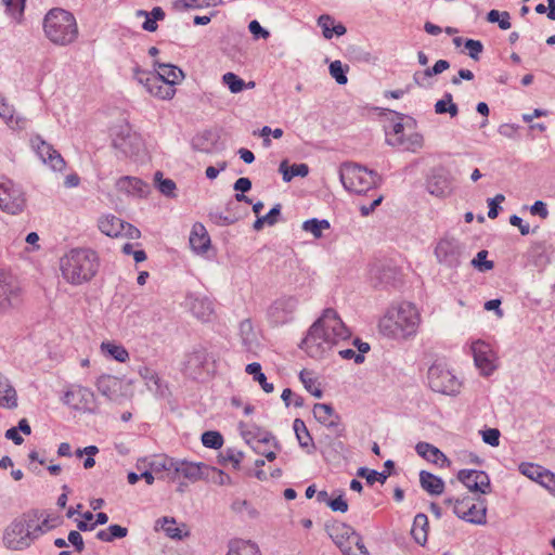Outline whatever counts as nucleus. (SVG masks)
<instances>
[{
    "instance_id": "5fc2aeb1",
    "label": "nucleus",
    "mask_w": 555,
    "mask_h": 555,
    "mask_svg": "<svg viewBox=\"0 0 555 555\" xmlns=\"http://www.w3.org/2000/svg\"><path fill=\"white\" fill-rule=\"evenodd\" d=\"M334 18L327 14H323L318 18V25L322 28L323 36L326 39L333 38L332 27L334 25Z\"/></svg>"
},
{
    "instance_id": "0eeeda50",
    "label": "nucleus",
    "mask_w": 555,
    "mask_h": 555,
    "mask_svg": "<svg viewBox=\"0 0 555 555\" xmlns=\"http://www.w3.org/2000/svg\"><path fill=\"white\" fill-rule=\"evenodd\" d=\"M327 531L344 555H370L361 535L351 526L336 522L327 527Z\"/></svg>"
},
{
    "instance_id": "9d476101",
    "label": "nucleus",
    "mask_w": 555,
    "mask_h": 555,
    "mask_svg": "<svg viewBox=\"0 0 555 555\" xmlns=\"http://www.w3.org/2000/svg\"><path fill=\"white\" fill-rule=\"evenodd\" d=\"M26 205L24 192L13 181L0 179V209L11 215L23 211Z\"/></svg>"
},
{
    "instance_id": "6e6552de",
    "label": "nucleus",
    "mask_w": 555,
    "mask_h": 555,
    "mask_svg": "<svg viewBox=\"0 0 555 555\" xmlns=\"http://www.w3.org/2000/svg\"><path fill=\"white\" fill-rule=\"evenodd\" d=\"M23 301L24 291L17 276L10 271L0 270V312L16 310Z\"/></svg>"
},
{
    "instance_id": "7c9ffc66",
    "label": "nucleus",
    "mask_w": 555,
    "mask_h": 555,
    "mask_svg": "<svg viewBox=\"0 0 555 555\" xmlns=\"http://www.w3.org/2000/svg\"><path fill=\"white\" fill-rule=\"evenodd\" d=\"M411 534L417 544L422 546L426 544L428 535V517L425 514L418 513L414 517Z\"/></svg>"
},
{
    "instance_id": "f8f14e48",
    "label": "nucleus",
    "mask_w": 555,
    "mask_h": 555,
    "mask_svg": "<svg viewBox=\"0 0 555 555\" xmlns=\"http://www.w3.org/2000/svg\"><path fill=\"white\" fill-rule=\"evenodd\" d=\"M435 255L439 263L449 268H456L461 263L463 247L457 240L443 237L437 243Z\"/></svg>"
},
{
    "instance_id": "72a5a7b5",
    "label": "nucleus",
    "mask_w": 555,
    "mask_h": 555,
    "mask_svg": "<svg viewBox=\"0 0 555 555\" xmlns=\"http://www.w3.org/2000/svg\"><path fill=\"white\" fill-rule=\"evenodd\" d=\"M75 393L77 397V402L74 404V409L92 412L94 393L89 388L82 386H75Z\"/></svg>"
},
{
    "instance_id": "39448f33",
    "label": "nucleus",
    "mask_w": 555,
    "mask_h": 555,
    "mask_svg": "<svg viewBox=\"0 0 555 555\" xmlns=\"http://www.w3.org/2000/svg\"><path fill=\"white\" fill-rule=\"evenodd\" d=\"M46 37L54 44L67 46L78 37V26L75 16L60 8L51 9L43 18Z\"/></svg>"
},
{
    "instance_id": "4c0bfd02",
    "label": "nucleus",
    "mask_w": 555,
    "mask_h": 555,
    "mask_svg": "<svg viewBox=\"0 0 555 555\" xmlns=\"http://www.w3.org/2000/svg\"><path fill=\"white\" fill-rule=\"evenodd\" d=\"M301 229L311 233L314 238H321L323 237V231L331 229V223L326 219L312 218L304 221Z\"/></svg>"
},
{
    "instance_id": "58836bf2",
    "label": "nucleus",
    "mask_w": 555,
    "mask_h": 555,
    "mask_svg": "<svg viewBox=\"0 0 555 555\" xmlns=\"http://www.w3.org/2000/svg\"><path fill=\"white\" fill-rule=\"evenodd\" d=\"M245 372L249 375H253L254 380L260 384L264 392L270 393L274 390L273 384L267 382V377L261 372V365L258 362L247 364Z\"/></svg>"
},
{
    "instance_id": "c9c22d12",
    "label": "nucleus",
    "mask_w": 555,
    "mask_h": 555,
    "mask_svg": "<svg viewBox=\"0 0 555 555\" xmlns=\"http://www.w3.org/2000/svg\"><path fill=\"white\" fill-rule=\"evenodd\" d=\"M203 468H207L205 464L180 461L181 477L194 482L203 477Z\"/></svg>"
},
{
    "instance_id": "4be33fe9",
    "label": "nucleus",
    "mask_w": 555,
    "mask_h": 555,
    "mask_svg": "<svg viewBox=\"0 0 555 555\" xmlns=\"http://www.w3.org/2000/svg\"><path fill=\"white\" fill-rule=\"evenodd\" d=\"M238 427L241 429L242 437L248 444H250L253 441H256L258 443L272 442L275 449L281 448L279 441L274 438V436L271 433L262 430L255 424L249 425L244 422H240Z\"/></svg>"
},
{
    "instance_id": "20e7f679",
    "label": "nucleus",
    "mask_w": 555,
    "mask_h": 555,
    "mask_svg": "<svg viewBox=\"0 0 555 555\" xmlns=\"http://www.w3.org/2000/svg\"><path fill=\"white\" fill-rule=\"evenodd\" d=\"M98 256L89 248H74L61 258L62 275L74 285L90 281L98 272Z\"/></svg>"
},
{
    "instance_id": "774afa93",
    "label": "nucleus",
    "mask_w": 555,
    "mask_h": 555,
    "mask_svg": "<svg viewBox=\"0 0 555 555\" xmlns=\"http://www.w3.org/2000/svg\"><path fill=\"white\" fill-rule=\"evenodd\" d=\"M248 29L254 35L255 38L267 39L270 36V33L267 29H264L256 20L249 23Z\"/></svg>"
},
{
    "instance_id": "412c9836",
    "label": "nucleus",
    "mask_w": 555,
    "mask_h": 555,
    "mask_svg": "<svg viewBox=\"0 0 555 555\" xmlns=\"http://www.w3.org/2000/svg\"><path fill=\"white\" fill-rule=\"evenodd\" d=\"M472 351L476 366L483 375H490L495 369L490 346L483 341H476L472 345Z\"/></svg>"
},
{
    "instance_id": "864d4df0",
    "label": "nucleus",
    "mask_w": 555,
    "mask_h": 555,
    "mask_svg": "<svg viewBox=\"0 0 555 555\" xmlns=\"http://www.w3.org/2000/svg\"><path fill=\"white\" fill-rule=\"evenodd\" d=\"M543 470V467L532 463H521L519 465V472L526 477L530 478L533 481L539 480L540 475Z\"/></svg>"
},
{
    "instance_id": "ea45409f",
    "label": "nucleus",
    "mask_w": 555,
    "mask_h": 555,
    "mask_svg": "<svg viewBox=\"0 0 555 555\" xmlns=\"http://www.w3.org/2000/svg\"><path fill=\"white\" fill-rule=\"evenodd\" d=\"M390 473L386 472H377L374 469H370L367 467H360L357 470V476L360 478H364L367 485L372 486L374 482L378 481L380 483H385Z\"/></svg>"
},
{
    "instance_id": "f03ea898",
    "label": "nucleus",
    "mask_w": 555,
    "mask_h": 555,
    "mask_svg": "<svg viewBox=\"0 0 555 555\" xmlns=\"http://www.w3.org/2000/svg\"><path fill=\"white\" fill-rule=\"evenodd\" d=\"M43 513L38 509H30L15 517L4 529L3 544L12 551H23L28 548L35 540L46 532L38 521Z\"/></svg>"
},
{
    "instance_id": "4468645a",
    "label": "nucleus",
    "mask_w": 555,
    "mask_h": 555,
    "mask_svg": "<svg viewBox=\"0 0 555 555\" xmlns=\"http://www.w3.org/2000/svg\"><path fill=\"white\" fill-rule=\"evenodd\" d=\"M456 480L462 482L470 492L487 494L491 492L489 475L483 470L461 469Z\"/></svg>"
},
{
    "instance_id": "dca6fc26",
    "label": "nucleus",
    "mask_w": 555,
    "mask_h": 555,
    "mask_svg": "<svg viewBox=\"0 0 555 555\" xmlns=\"http://www.w3.org/2000/svg\"><path fill=\"white\" fill-rule=\"evenodd\" d=\"M113 146L126 157L139 155L143 147L142 139L137 133H131L129 128L122 129L113 140Z\"/></svg>"
},
{
    "instance_id": "c03bdc74",
    "label": "nucleus",
    "mask_w": 555,
    "mask_h": 555,
    "mask_svg": "<svg viewBox=\"0 0 555 555\" xmlns=\"http://www.w3.org/2000/svg\"><path fill=\"white\" fill-rule=\"evenodd\" d=\"M404 127L401 121L395 122L392 125L391 132H386V142L391 146H400L404 145V137H403Z\"/></svg>"
},
{
    "instance_id": "393cba45",
    "label": "nucleus",
    "mask_w": 555,
    "mask_h": 555,
    "mask_svg": "<svg viewBox=\"0 0 555 555\" xmlns=\"http://www.w3.org/2000/svg\"><path fill=\"white\" fill-rule=\"evenodd\" d=\"M415 451L420 456H422L423 459L427 460L430 463L438 464L441 467L450 465V461L444 455V453L440 451L437 447L428 442H418L415 446Z\"/></svg>"
},
{
    "instance_id": "e2e57ef3",
    "label": "nucleus",
    "mask_w": 555,
    "mask_h": 555,
    "mask_svg": "<svg viewBox=\"0 0 555 555\" xmlns=\"http://www.w3.org/2000/svg\"><path fill=\"white\" fill-rule=\"evenodd\" d=\"M291 397H294L293 404L296 408H301L304 405V398L301 396L293 393L289 388H285L281 395V398L286 406L291 405Z\"/></svg>"
},
{
    "instance_id": "cd10ccee",
    "label": "nucleus",
    "mask_w": 555,
    "mask_h": 555,
    "mask_svg": "<svg viewBox=\"0 0 555 555\" xmlns=\"http://www.w3.org/2000/svg\"><path fill=\"white\" fill-rule=\"evenodd\" d=\"M420 483L422 489L430 495H440L444 491V481L427 470H421Z\"/></svg>"
},
{
    "instance_id": "2eb2a0df",
    "label": "nucleus",
    "mask_w": 555,
    "mask_h": 555,
    "mask_svg": "<svg viewBox=\"0 0 555 555\" xmlns=\"http://www.w3.org/2000/svg\"><path fill=\"white\" fill-rule=\"evenodd\" d=\"M314 418L328 429H332L336 437L345 436V427L341 424V417L337 414L334 408L328 403H315L313 405Z\"/></svg>"
},
{
    "instance_id": "8fccbe9b",
    "label": "nucleus",
    "mask_w": 555,
    "mask_h": 555,
    "mask_svg": "<svg viewBox=\"0 0 555 555\" xmlns=\"http://www.w3.org/2000/svg\"><path fill=\"white\" fill-rule=\"evenodd\" d=\"M330 74L336 80L338 85H346L348 81L346 70H348V66L346 69L344 68L340 61H334L330 64Z\"/></svg>"
},
{
    "instance_id": "338daca9",
    "label": "nucleus",
    "mask_w": 555,
    "mask_h": 555,
    "mask_svg": "<svg viewBox=\"0 0 555 555\" xmlns=\"http://www.w3.org/2000/svg\"><path fill=\"white\" fill-rule=\"evenodd\" d=\"M67 540L68 542L75 547V550L77 552H82L83 548H85V543H83V539H82V535L80 534L79 531H76V530H72L69 533H68V537H67Z\"/></svg>"
},
{
    "instance_id": "a211bd4d",
    "label": "nucleus",
    "mask_w": 555,
    "mask_h": 555,
    "mask_svg": "<svg viewBox=\"0 0 555 555\" xmlns=\"http://www.w3.org/2000/svg\"><path fill=\"white\" fill-rule=\"evenodd\" d=\"M154 67H156V73H151V80L154 85L166 83L175 88V85L179 83L184 77L183 72L172 64L155 61Z\"/></svg>"
},
{
    "instance_id": "e433bc0d",
    "label": "nucleus",
    "mask_w": 555,
    "mask_h": 555,
    "mask_svg": "<svg viewBox=\"0 0 555 555\" xmlns=\"http://www.w3.org/2000/svg\"><path fill=\"white\" fill-rule=\"evenodd\" d=\"M227 555H261V552L256 543L236 541L230 544Z\"/></svg>"
},
{
    "instance_id": "79ce46f5",
    "label": "nucleus",
    "mask_w": 555,
    "mask_h": 555,
    "mask_svg": "<svg viewBox=\"0 0 555 555\" xmlns=\"http://www.w3.org/2000/svg\"><path fill=\"white\" fill-rule=\"evenodd\" d=\"M154 182L162 194L169 196V197L175 196L176 183L171 179H165L163 177V172H160V171L155 172Z\"/></svg>"
},
{
    "instance_id": "13d9d810",
    "label": "nucleus",
    "mask_w": 555,
    "mask_h": 555,
    "mask_svg": "<svg viewBox=\"0 0 555 555\" xmlns=\"http://www.w3.org/2000/svg\"><path fill=\"white\" fill-rule=\"evenodd\" d=\"M333 512L346 513L348 511V503L344 498V493L339 491V494L330 500L327 505Z\"/></svg>"
},
{
    "instance_id": "bf43d9fd",
    "label": "nucleus",
    "mask_w": 555,
    "mask_h": 555,
    "mask_svg": "<svg viewBox=\"0 0 555 555\" xmlns=\"http://www.w3.org/2000/svg\"><path fill=\"white\" fill-rule=\"evenodd\" d=\"M482 440L485 443L491 446V447H498L500 444V430L496 428H489L483 430L482 433Z\"/></svg>"
},
{
    "instance_id": "69168bd1",
    "label": "nucleus",
    "mask_w": 555,
    "mask_h": 555,
    "mask_svg": "<svg viewBox=\"0 0 555 555\" xmlns=\"http://www.w3.org/2000/svg\"><path fill=\"white\" fill-rule=\"evenodd\" d=\"M181 478L180 473V461L172 460V465L170 467V470H167L165 475H160L158 479L169 480V481H176L177 479Z\"/></svg>"
},
{
    "instance_id": "680f3d73",
    "label": "nucleus",
    "mask_w": 555,
    "mask_h": 555,
    "mask_svg": "<svg viewBox=\"0 0 555 555\" xmlns=\"http://www.w3.org/2000/svg\"><path fill=\"white\" fill-rule=\"evenodd\" d=\"M465 48L473 60H479V54L482 52L483 46L479 40L466 39Z\"/></svg>"
},
{
    "instance_id": "49530a36",
    "label": "nucleus",
    "mask_w": 555,
    "mask_h": 555,
    "mask_svg": "<svg viewBox=\"0 0 555 555\" xmlns=\"http://www.w3.org/2000/svg\"><path fill=\"white\" fill-rule=\"evenodd\" d=\"M222 81L232 93H238L246 87L245 81L234 73L224 74Z\"/></svg>"
},
{
    "instance_id": "bb28decb",
    "label": "nucleus",
    "mask_w": 555,
    "mask_h": 555,
    "mask_svg": "<svg viewBox=\"0 0 555 555\" xmlns=\"http://www.w3.org/2000/svg\"><path fill=\"white\" fill-rule=\"evenodd\" d=\"M190 309L203 322H209L214 314V304L207 297H191Z\"/></svg>"
},
{
    "instance_id": "1a4fd4ad",
    "label": "nucleus",
    "mask_w": 555,
    "mask_h": 555,
    "mask_svg": "<svg viewBox=\"0 0 555 555\" xmlns=\"http://www.w3.org/2000/svg\"><path fill=\"white\" fill-rule=\"evenodd\" d=\"M428 386L435 392L455 396L461 390V382L441 363H434L427 372Z\"/></svg>"
},
{
    "instance_id": "423d86ee",
    "label": "nucleus",
    "mask_w": 555,
    "mask_h": 555,
    "mask_svg": "<svg viewBox=\"0 0 555 555\" xmlns=\"http://www.w3.org/2000/svg\"><path fill=\"white\" fill-rule=\"evenodd\" d=\"M339 179L344 188L350 192L362 194L382 183V176L358 164L344 163L340 166Z\"/></svg>"
},
{
    "instance_id": "37998d69",
    "label": "nucleus",
    "mask_w": 555,
    "mask_h": 555,
    "mask_svg": "<svg viewBox=\"0 0 555 555\" xmlns=\"http://www.w3.org/2000/svg\"><path fill=\"white\" fill-rule=\"evenodd\" d=\"M241 214H223L216 210H210L208 214L209 219L217 225H229L236 222L241 218Z\"/></svg>"
},
{
    "instance_id": "09e8293b",
    "label": "nucleus",
    "mask_w": 555,
    "mask_h": 555,
    "mask_svg": "<svg viewBox=\"0 0 555 555\" xmlns=\"http://www.w3.org/2000/svg\"><path fill=\"white\" fill-rule=\"evenodd\" d=\"M7 11L17 21L21 22L26 0H2Z\"/></svg>"
},
{
    "instance_id": "f257e3e1",
    "label": "nucleus",
    "mask_w": 555,
    "mask_h": 555,
    "mask_svg": "<svg viewBox=\"0 0 555 555\" xmlns=\"http://www.w3.org/2000/svg\"><path fill=\"white\" fill-rule=\"evenodd\" d=\"M351 332L346 327L337 312L327 308L309 327L300 348L313 359L324 358L334 346L350 338Z\"/></svg>"
},
{
    "instance_id": "f704fd0d",
    "label": "nucleus",
    "mask_w": 555,
    "mask_h": 555,
    "mask_svg": "<svg viewBox=\"0 0 555 555\" xmlns=\"http://www.w3.org/2000/svg\"><path fill=\"white\" fill-rule=\"evenodd\" d=\"M0 405L5 408H15L17 405L16 402V391L11 386L9 380L0 374Z\"/></svg>"
},
{
    "instance_id": "6ab92c4d",
    "label": "nucleus",
    "mask_w": 555,
    "mask_h": 555,
    "mask_svg": "<svg viewBox=\"0 0 555 555\" xmlns=\"http://www.w3.org/2000/svg\"><path fill=\"white\" fill-rule=\"evenodd\" d=\"M298 301L294 297H284L275 300L270 307L269 315L275 325L285 324L292 320Z\"/></svg>"
},
{
    "instance_id": "f3484780",
    "label": "nucleus",
    "mask_w": 555,
    "mask_h": 555,
    "mask_svg": "<svg viewBox=\"0 0 555 555\" xmlns=\"http://www.w3.org/2000/svg\"><path fill=\"white\" fill-rule=\"evenodd\" d=\"M427 190L431 195L443 197L452 191V180L449 171L439 167L431 170L427 179Z\"/></svg>"
},
{
    "instance_id": "603ef678",
    "label": "nucleus",
    "mask_w": 555,
    "mask_h": 555,
    "mask_svg": "<svg viewBox=\"0 0 555 555\" xmlns=\"http://www.w3.org/2000/svg\"><path fill=\"white\" fill-rule=\"evenodd\" d=\"M488 251L482 249L477 253V256L472 260L473 267L478 269L480 272H486L493 269L494 263L491 260H487Z\"/></svg>"
},
{
    "instance_id": "5701e85b",
    "label": "nucleus",
    "mask_w": 555,
    "mask_h": 555,
    "mask_svg": "<svg viewBox=\"0 0 555 555\" xmlns=\"http://www.w3.org/2000/svg\"><path fill=\"white\" fill-rule=\"evenodd\" d=\"M137 75H141L138 77L139 81L143 83L146 88V90L153 94L154 96H157L162 100H169L171 99L176 90L175 88H171L170 86H167L166 83H153L151 80V73H145L141 70H137Z\"/></svg>"
},
{
    "instance_id": "b1692460",
    "label": "nucleus",
    "mask_w": 555,
    "mask_h": 555,
    "mask_svg": "<svg viewBox=\"0 0 555 555\" xmlns=\"http://www.w3.org/2000/svg\"><path fill=\"white\" fill-rule=\"evenodd\" d=\"M189 242L191 248L197 254H204L208 250L210 246V237L206 228L202 223L196 222L192 227Z\"/></svg>"
},
{
    "instance_id": "4d7b16f0",
    "label": "nucleus",
    "mask_w": 555,
    "mask_h": 555,
    "mask_svg": "<svg viewBox=\"0 0 555 555\" xmlns=\"http://www.w3.org/2000/svg\"><path fill=\"white\" fill-rule=\"evenodd\" d=\"M111 384L116 385V382L111 376H101L96 382L98 390L102 395L111 398L113 393Z\"/></svg>"
},
{
    "instance_id": "0e129e2a",
    "label": "nucleus",
    "mask_w": 555,
    "mask_h": 555,
    "mask_svg": "<svg viewBox=\"0 0 555 555\" xmlns=\"http://www.w3.org/2000/svg\"><path fill=\"white\" fill-rule=\"evenodd\" d=\"M300 380L302 382L305 388L315 398H321L323 396V391L319 387H314V380L311 377H306L305 373L301 372Z\"/></svg>"
},
{
    "instance_id": "9b49d317",
    "label": "nucleus",
    "mask_w": 555,
    "mask_h": 555,
    "mask_svg": "<svg viewBox=\"0 0 555 555\" xmlns=\"http://www.w3.org/2000/svg\"><path fill=\"white\" fill-rule=\"evenodd\" d=\"M215 358L204 347L195 348L189 354L185 372L193 379H203L214 370Z\"/></svg>"
},
{
    "instance_id": "de8ad7c7",
    "label": "nucleus",
    "mask_w": 555,
    "mask_h": 555,
    "mask_svg": "<svg viewBox=\"0 0 555 555\" xmlns=\"http://www.w3.org/2000/svg\"><path fill=\"white\" fill-rule=\"evenodd\" d=\"M202 442L206 448L219 449L223 444V437L218 431L208 430L202 435Z\"/></svg>"
},
{
    "instance_id": "c85d7f7f",
    "label": "nucleus",
    "mask_w": 555,
    "mask_h": 555,
    "mask_svg": "<svg viewBox=\"0 0 555 555\" xmlns=\"http://www.w3.org/2000/svg\"><path fill=\"white\" fill-rule=\"evenodd\" d=\"M100 231L111 237H118L122 234L124 221L114 215H106L99 219Z\"/></svg>"
},
{
    "instance_id": "a878e982",
    "label": "nucleus",
    "mask_w": 555,
    "mask_h": 555,
    "mask_svg": "<svg viewBox=\"0 0 555 555\" xmlns=\"http://www.w3.org/2000/svg\"><path fill=\"white\" fill-rule=\"evenodd\" d=\"M116 186L121 192L138 196H144L149 192L147 183L143 182L139 178L129 176L119 178L116 182Z\"/></svg>"
},
{
    "instance_id": "a19ab883",
    "label": "nucleus",
    "mask_w": 555,
    "mask_h": 555,
    "mask_svg": "<svg viewBox=\"0 0 555 555\" xmlns=\"http://www.w3.org/2000/svg\"><path fill=\"white\" fill-rule=\"evenodd\" d=\"M101 349L103 352L108 353L113 359L118 362H126L129 359L127 349L121 345L113 343H102Z\"/></svg>"
},
{
    "instance_id": "2f4dec72",
    "label": "nucleus",
    "mask_w": 555,
    "mask_h": 555,
    "mask_svg": "<svg viewBox=\"0 0 555 555\" xmlns=\"http://www.w3.org/2000/svg\"><path fill=\"white\" fill-rule=\"evenodd\" d=\"M160 529L166 533L167 537L175 540H182L184 537L189 535L188 531L182 534L181 529L176 527V519L173 517L164 516L158 518L155 522V530L158 531Z\"/></svg>"
},
{
    "instance_id": "7ed1b4c3",
    "label": "nucleus",
    "mask_w": 555,
    "mask_h": 555,
    "mask_svg": "<svg viewBox=\"0 0 555 555\" xmlns=\"http://www.w3.org/2000/svg\"><path fill=\"white\" fill-rule=\"evenodd\" d=\"M420 322L417 308L411 302H402L387 311L379 321V330L387 337L408 339L415 336Z\"/></svg>"
},
{
    "instance_id": "c756f323",
    "label": "nucleus",
    "mask_w": 555,
    "mask_h": 555,
    "mask_svg": "<svg viewBox=\"0 0 555 555\" xmlns=\"http://www.w3.org/2000/svg\"><path fill=\"white\" fill-rule=\"evenodd\" d=\"M293 428L299 446L304 449H308L307 452L309 454L312 453L315 450V444L305 422L300 418H295L293 423Z\"/></svg>"
},
{
    "instance_id": "aec40b11",
    "label": "nucleus",
    "mask_w": 555,
    "mask_h": 555,
    "mask_svg": "<svg viewBox=\"0 0 555 555\" xmlns=\"http://www.w3.org/2000/svg\"><path fill=\"white\" fill-rule=\"evenodd\" d=\"M33 146L36 149L39 158L53 170H63L65 167V160L61 154L53 149L52 145L43 141L40 137L31 140Z\"/></svg>"
},
{
    "instance_id": "3c124183",
    "label": "nucleus",
    "mask_w": 555,
    "mask_h": 555,
    "mask_svg": "<svg viewBox=\"0 0 555 555\" xmlns=\"http://www.w3.org/2000/svg\"><path fill=\"white\" fill-rule=\"evenodd\" d=\"M240 335L242 337L243 345L249 349L255 336L250 320L246 319L240 323Z\"/></svg>"
},
{
    "instance_id": "ddd939ff",
    "label": "nucleus",
    "mask_w": 555,
    "mask_h": 555,
    "mask_svg": "<svg viewBox=\"0 0 555 555\" xmlns=\"http://www.w3.org/2000/svg\"><path fill=\"white\" fill-rule=\"evenodd\" d=\"M454 514L468 522L482 525L486 522V506L483 501L477 507L470 496H464L454 501Z\"/></svg>"
},
{
    "instance_id": "052dcab7",
    "label": "nucleus",
    "mask_w": 555,
    "mask_h": 555,
    "mask_svg": "<svg viewBox=\"0 0 555 555\" xmlns=\"http://www.w3.org/2000/svg\"><path fill=\"white\" fill-rule=\"evenodd\" d=\"M538 482L547 490H555V474L548 469L543 468Z\"/></svg>"
},
{
    "instance_id": "473e14b6",
    "label": "nucleus",
    "mask_w": 555,
    "mask_h": 555,
    "mask_svg": "<svg viewBox=\"0 0 555 555\" xmlns=\"http://www.w3.org/2000/svg\"><path fill=\"white\" fill-rule=\"evenodd\" d=\"M279 171L283 176V180L285 182H289L295 177H306L309 173V167L307 164H294L293 166H288V162L284 159L281 162Z\"/></svg>"
},
{
    "instance_id": "a18cd8bd",
    "label": "nucleus",
    "mask_w": 555,
    "mask_h": 555,
    "mask_svg": "<svg viewBox=\"0 0 555 555\" xmlns=\"http://www.w3.org/2000/svg\"><path fill=\"white\" fill-rule=\"evenodd\" d=\"M172 460V457L168 456H157L150 463V468L158 478L160 475H165L167 470H170Z\"/></svg>"
},
{
    "instance_id": "6e6d98bb",
    "label": "nucleus",
    "mask_w": 555,
    "mask_h": 555,
    "mask_svg": "<svg viewBox=\"0 0 555 555\" xmlns=\"http://www.w3.org/2000/svg\"><path fill=\"white\" fill-rule=\"evenodd\" d=\"M424 143V138L420 133H412L406 139H404V145H401L404 150H411L415 152L421 149Z\"/></svg>"
}]
</instances>
